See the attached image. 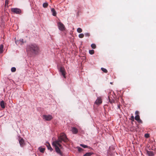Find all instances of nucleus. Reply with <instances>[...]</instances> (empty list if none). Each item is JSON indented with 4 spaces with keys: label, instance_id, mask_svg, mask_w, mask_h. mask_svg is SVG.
I'll list each match as a JSON object with an SVG mask.
<instances>
[{
    "label": "nucleus",
    "instance_id": "7ed1b4c3",
    "mask_svg": "<svg viewBox=\"0 0 156 156\" xmlns=\"http://www.w3.org/2000/svg\"><path fill=\"white\" fill-rule=\"evenodd\" d=\"M11 11L16 14H19L21 12V9L17 8H13L11 9Z\"/></svg>",
    "mask_w": 156,
    "mask_h": 156
},
{
    "label": "nucleus",
    "instance_id": "72a5a7b5",
    "mask_svg": "<svg viewBox=\"0 0 156 156\" xmlns=\"http://www.w3.org/2000/svg\"><path fill=\"white\" fill-rule=\"evenodd\" d=\"M131 120L133 121H134V117L133 115L131 116Z\"/></svg>",
    "mask_w": 156,
    "mask_h": 156
},
{
    "label": "nucleus",
    "instance_id": "f257e3e1",
    "mask_svg": "<svg viewBox=\"0 0 156 156\" xmlns=\"http://www.w3.org/2000/svg\"><path fill=\"white\" fill-rule=\"evenodd\" d=\"M68 140V139L65 134L62 133L61 134L60 136L58 137V140L53 142L52 143L53 146H54L55 147L56 151L61 156L62 155V153L58 146L60 148H61L62 146L60 143H61L62 141L65 142H66Z\"/></svg>",
    "mask_w": 156,
    "mask_h": 156
},
{
    "label": "nucleus",
    "instance_id": "1a4fd4ad",
    "mask_svg": "<svg viewBox=\"0 0 156 156\" xmlns=\"http://www.w3.org/2000/svg\"><path fill=\"white\" fill-rule=\"evenodd\" d=\"M51 11L52 13V15L53 16H56L57 12L54 8H51Z\"/></svg>",
    "mask_w": 156,
    "mask_h": 156
},
{
    "label": "nucleus",
    "instance_id": "f704fd0d",
    "mask_svg": "<svg viewBox=\"0 0 156 156\" xmlns=\"http://www.w3.org/2000/svg\"><path fill=\"white\" fill-rule=\"evenodd\" d=\"M118 108H120V106L119 105H118Z\"/></svg>",
    "mask_w": 156,
    "mask_h": 156
},
{
    "label": "nucleus",
    "instance_id": "f03ea898",
    "mask_svg": "<svg viewBox=\"0 0 156 156\" xmlns=\"http://www.w3.org/2000/svg\"><path fill=\"white\" fill-rule=\"evenodd\" d=\"M27 51L28 53L37 54L39 52V47L35 44H30L28 46Z\"/></svg>",
    "mask_w": 156,
    "mask_h": 156
},
{
    "label": "nucleus",
    "instance_id": "4468645a",
    "mask_svg": "<svg viewBox=\"0 0 156 156\" xmlns=\"http://www.w3.org/2000/svg\"><path fill=\"white\" fill-rule=\"evenodd\" d=\"M94 153L93 152H88L85 154L83 156H90L92 154H94Z\"/></svg>",
    "mask_w": 156,
    "mask_h": 156
},
{
    "label": "nucleus",
    "instance_id": "0eeeda50",
    "mask_svg": "<svg viewBox=\"0 0 156 156\" xmlns=\"http://www.w3.org/2000/svg\"><path fill=\"white\" fill-rule=\"evenodd\" d=\"M43 119L46 121H50L52 119V117L51 115H44Z\"/></svg>",
    "mask_w": 156,
    "mask_h": 156
},
{
    "label": "nucleus",
    "instance_id": "393cba45",
    "mask_svg": "<svg viewBox=\"0 0 156 156\" xmlns=\"http://www.w3.org/2000/svg\"><path fill=\"white\" fill-rule=\"evenodd\" d=\"M19 41L21 43V44H22L24 43L25 42V41H23V39H20L19 40Z\"/></svg>",
    "mask_w": 156,
    "mask_h": 156
},
{
    "label": "nucleus",
    "instance_id": "aec40b11",
    "mask_svg": "<svg viewBox=\"0 0 156 156\" xmlns=\"http://www.w3.org/2000/svg\"><path fill=\"white\" fill-rule=\"evenodd\" d=\"M101 70L104 72L107 73L108 72V70L106 69L103 68H101Z\"/></svg>",
    "mask_w": 156,
    "mask_h": 156
},
{
    "label": "nucleus",
    "instance_id": "ddd939ff",
    "mask_svg": "<svg viewBox=\"0 0 156 156\" xmlns=\"http://www.w3.org/2000/svg\"><path fill=\"white\" fill-rule=\"evenodd\" d=\"M47 146L48 149L51 151H53V149L51 148L49 143H48V144L47 145Z\"/></svg>",
    "mask_w": 156,
    "mask_h": 156
},
{
    "label": "nucleus",
    "instance_id": "f8f14e48",
    "mask_svg": "<svg viewBox=\"0 0 156 156\" xmlns=\"http://www.w3.org/2000/svg\"><path fill=\"white\" fill-rule=\"evenodd\" d=\"M147 153L149 156H153L154 155L153 152L150 151H147Z\"/></svg>",
    "mask_w": 156,
    "mask_h": 156
},
{
    "label": "nucleus",
    "instance_id": "20e7f679",
    "mask_svg": "<svg viewBox=\"0 0 156 156\" xmlns=\"http://www.w3.org/2000/svg\"><path fill=\"white\" fill-rule=\"evenodd\" d=\"M58 26L59 30L63 31L65 29V27L64 25L61 22H59L58 23Z\"/></svg>",
    "mask_w": 156,
    "mask_h": 156
},
{
    "label": "nucleus",
    "instance_id": "423d86ee",
    "mask_svg": "<svg viewBox=\"0 0 156 156\" xmlns=\"http://www.w3.org/2000/svg\"><path fill=\"white\" fill-rule=\"evenodd\" d=\"M59 71L61 75L63 76L64 78H66V73L64 68V67H61Z\"/></svg>",
    "mask_w": 156,
    "mask_h": 156
},
{
    "label": "nucleus",
    "instance_id": "a211bd4d",
    "mask_svg": "<svg viewBox=\"0 0 156 156\" xmlns=\"http://www.w3.org/2000/svg\"><path fill=\"white\" fill-rule=\"evenodd\" d=\"M48 6V4L47 2H45L43 4V6L44 8H47Z\"/></svg>",
    "mask_w": 156,
    "mask_h": 156
},
{
    "label": "nucleus",
    "instance_id": "412c9836",
    "mask_svg": "<svg viewBox=\"0 0 156 156\" xmlns=\"http://www.w3.org/2000/svg\"><path fill=\"white\" fill-rule=\"evenodd\" d=\"M77 31L78 32L80 33L82 32V30L80 28H78L77 29Z\"/></svg>",
    "mask_w": 156,
    "mask_h": 156
},
{
    "label": "nucleus",
    "instance_id": "f3484780",
    "mask_svg": "<svg viewBox=\"0 0 156 156\" xmlns=\"http://www.w3.org/2000/svg\"><path fill=\"white\" fill-rule=\"evenodd\" d=\"M80 146L84 148H91V147H89L88 146H87V145H84L83 144H80Z\"/></svg>",
    "mask_w": 156,
    "mask_h": 156
},
{
    "label": "nucleus",
    "instance_id": "2eb2a0df",
    "mask_svg": "<svg viewBox=\"0 0 156 156\" xmlns=\"http://www.w3.org/2000/svg\"><path fill=\"white\" fill-rule=\"evenodd\" d=\"M3 45L1 44L0 45V53H2L3 52Z\"/></svg>",
    "mask_w": 156,
    "mask_h": 156
},
{
    "label": "nucleus",
    "instance_id": "9b49d317",
    "mask_svg": "<svg viewBox=\"0 0 156 156\" xmlns=\"http://www.w3.org/2000/svg\"><path fill=\"white\" fill-rule=\"evenodd\" d=\"M5 105H6V104H5L3 101H2L1 102L0 106L2 108H5Z\"/></svg>",
    "mask_w": 156,
    "mask_h": 156
},
{
    "label": "nucleus",
    "instance_id": "9d476101",
    "mask_svg": "<svg viewBox=\"0 0 156 156\" xmlns=\"http://www.w3.org/2000/svg\"><path fill=\"white\" fill-rule=\"evenodd\" d=\"M71 131L73 132V133L75 134H76L78 132V129L75 127L72 128Z\"/></svg>",
    "mask_w": 156,
    "mask_h": 156
},
{
    "label": "nucleus",
    "instance_id": "2f4dec72",
    "mask_svg": "<svg viewBox=\"0 0 156 156\" xmlns=\"http://www.w3.org/2000/svg\"><path fill=\"white\" fill-rule=\"evenodd\" d=\"M137 121L139 123H143V122H142V120H141L140 119L139 120H137Z\"/></svg>",
    "mask_w": 156,
    "mask_h": 156
},
{
    "label": "nucleus",
    "instance_id": "473e14b6",
    "mask_svg": "<svg viewBox=\"0 0 156 156\" xmlns=\"http://www.w3.org/2000/svg\"><path fill=\"white\" fill-rule=\"evenodd\" d=\"M139 112L138 111H136L135 112V114L136 115H139Z\"/></svg>",
    "mask_w": 156,
    "mask_h": 156
},
{
    "label": "nucleus",
    "instance_id": "c756f323",
    "mask_svg": "<svg viewBox=\"0 0 156 156\" xmlns=\"http://www.w3.org/2000/svg\"><path fill=\"white\" fill-rule=\"evenodd\" d=\"M145 137L146 138H148L149 136V135L148 133H146L145 134Z\"/></svg>",
    "mask_w": 156,
    "mask_h": 156
},
{
    "label": "nucleus",
    "instance_id": "dca6fc26",
    "mask_svg": "<svg viewBox=\"0 0 156 156\" xmlns=\"http://www.w3.org/2000/svg\"><path fill=\"white\" fill-rule=\"evenodd\" d=\"M40 152L41 153H44L45 149L44 148L39 147V148Z\"/></svg>",
    "mask_w": 156,
    "mask_h": 156
},
{
    "label": "nucleus",
    "instance_id": "5701e85b",
    "mask_svg": "<svg viewBox=\"0 0 156 156\" xmlns=\"http://www.w3.org/2000/svg\"><path fill=\"white\" fill-rule=\"evenodd\" d=\"M94 51L93 50H90L89 51V53L91 55H93L94 53Z\"/></svg>",
    "mask_w": 156,
    "mask_h": 156
},
{
    "label": "nucleus",
    "instance_id": "a878e982",
    "mask_svg": "<svg viewBox=\"0 0 156 156\" xmlns=\"http://www.w3.org/2000/svg\"><path fill=\"white\" fill-rule=\"evenodd\" d=\"M11 71L12 72H15L16 71V68L14 67L12 68Z\"/></svg>",
    "mask_w": 156,
    "mask_h": 156
},
{
    "label": "nucleus",
    "instance_id": "c9c22d12",
    "mask_svg": "<svg viewBox=\"0 0 156 156\" xmlns=\"http://www.w3.org/2000/svg\"><path fill=\"white\" fill-rule=\"evenodd\" d=\"M110 83L111 84H112V82H110Z\"/></svg>",
    "mask_w": 156,
    "mask_h": 156
},
{
    "label": "nucleus",
    "instance_id": "c85d7f7f",
    "mask_svg": "<svg viewBox=\"0 0 156 156\" xmlns=\"http://www.w3.org/2000/svg\"><path fill=\"white\" fill-rule=\"evenodd\" d=\"M109 102L111 104H112L113 103H114L115 101L113 100H111L109 98Z\"/></svg>",
    "mask_w": 156,
    "mask_h": 156
},
{
    "label": "nucleus",
    "instance_id": "b1692460",
    "mask_svg": "<svg viewBox=\"0 0 156 156\" xmlns=\"http://www.w3.org/2000/svg\"><path fill=\"white\" fill-rule=\"evenodd\" d=\"M76 148L78 149V151L79 152L83 150V149L82 148L80 147H77Z\"/></svg>",
    "mask_w": 156,
    "mask_h": 156
},
{
    "label": "nucleus",
    "instance_id": "6e6552de",
    "mask_svg": "<svg viewBox=\"0 0 156 156\" xmlns=\"http://www.w3.org/2000/svg\"><path fill=\"white\" fill-rule=\"evenodd\" d=\"M102 102V101L101 98H100L98 97L95 101V104L98 105H99L101 104Z\"/></svg>",
    "mask_w": 156,
    "mask_h": 156
},
{
    "label": "nucleus",
    "instance_id": "39448f33",
    "mask_svg": "<svg viewBox=\"0 0 156 156\" xmlns=\"http://www.w3.org/2000/svg\"><path fill=\"white\" fill-rule=\"evenodd\" d=\"M19 141L20 146L21 147H23L25 145V142L24 139L21 137L19 138Z\"/></svg>",
    "mask_w": 156,
    "mask_h": 156
},
{
    "label": "nucleus",
    "instance_id": "6ab92c4d",
    "mask_svg": "<svg viewBox=\"0 0 156 156\" xmlns=\"http://www.w3.org/2000/svg\"><path fill=\"white\" fill-rule=\"evenodd\" d=\"M135 120L137 121L140 119V117L139 115H136L134 118Z\"/></svg>",
    "mask_w": 156,
    "mask_h": 156
},
{
    "label": "nucleus",
    "instance_id": "7c9ffc66",
    "mask_svg": "<svg viewBox=\"0 0 156 156\" xmlns=\"http://www.w3.org/2000/svg\"><path fill=\"white\" fill-rule=\"evenodd\" d=\"M8 4H9V1H8V0H5V6L8 5Z\"/></svg>",
    "mask_w": 156,
    "mask_h": 156
},
{
    "label": "nucleus",
    "instance_id": "cd10ccee",
    "mask_svg": "<svg viewBox=\"0 0 156 156\" xmlns=\"http://www.w3.org/2000/svg\"><path fill=\"white\" fill-rule=\"evenodd\" d=\"M90 34L89 33H87L85 34V35L86 37H89L90 36Z\"/></svg>",
    "mask_w": 156,
    "mask_h": 156
},
{
    "label": "nucleus",
    "instance_id": "bb28decb",
    "mask_svg": "<svg viewBox=\"0 0 156 156\" xmlns=\"http://www.w3.org/2000/svg\"><path fill=\"white\" fill-rule=\"evenodd\" d=\"M84 35L83 34H80L79 35V37L80 38H82L84 37Z\"/></svg>",
    "mask_w": 156,
    "mask_h": 156
},
{
    "label": "nucleus",
    "instance_id": "4be33fe9",
    "mask_svg": "<svg viewBox=\"0 0 156 156\" xmlns=\"http://www.w3.org/2000/svg\"><path fill=\"white\" fill-rule=\"evenodd\" d=\"M91 46L93 49H95L96 47V45L94 44H92L91 45Z\"/></svg>",
    "mask_w": 156,
    "mask_h": 156
}]
</instances>
